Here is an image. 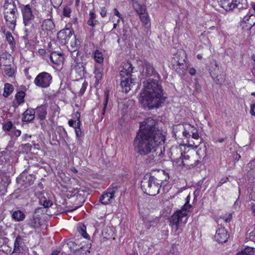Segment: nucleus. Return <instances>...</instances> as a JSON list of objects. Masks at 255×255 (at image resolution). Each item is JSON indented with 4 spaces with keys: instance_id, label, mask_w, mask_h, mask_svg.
I'll return each instance as SVG.
<instances>
[{
    "instance_id": "a878e982",
    "label": "nucleus",
    "mask_w": 255,
    "mask_h": 255,
    "mask_svg": "<svg viewBox=\"0 0 255 255\" xmlns=\"http://www.w3.org/2000/svg\"><path fill=\"white\" fill-rule=\"evenodd\" d=\"M154 179H156L155 180L158 182L159 185L164 184L169 179V175L166 173L164 170H161L158 171V174L156 176H153Z\"/></svg>"
},
{
    "instance_id": "de8ad7c7",
    "label": "nucleus",
    "mask_w": 255,
    "mask_h": 255,
    "mask_svg": "<svg viewBox=\"0 0 255 255\" xmlns=\"http://www.w3.org/2000/svg\"><path fill=\"white\" fill-rule=\"evenodd\" d=\"M71 12V8L68 6L64 7L63 10V15L66 17H70V13Z\"/></svg>"
},
{
    "instance_id": "ddd939ff",
    "label": "nucleus",
    "mask_w": 255,
    "mask_h": 255,
    "mask_svg": "<svg viewBox=\"0 0 255 255\" xmlns=\"http://www.w3.org/2000/svg\"><path fill=\"white\" fill-rule=\"evenodd\" d=\"M219 2L222 7L226 11L231 10L236 7L241 8L240 0H220Z\"/></svg>"
},
{
    "instance_id": "e2e57ef3",
    "label": "nucleus",
    "mask_w": 255,
    "mask_h": 255,
    "mask_svg": "<svg viewBox=\"0 0 255 255\" xmlns=\"http://www.w3.org/2000/svg\"><path fill=\"white\" fill-rule=\"evenodd\" d=\"M183 135L186 137H189L190 136V134L189 133V131H187L186 130H184L183 131Z\"/></svg>"
},
{
    "instance_id": "69168bd1",
    "label": "nucleus",
    "mask_w": 255,
    "mask_h": 255,
    "mask_svg": "<svg viewBox=\"0 0 255 255\" xmlns=\"http://www.w3.org/2000/svg\"><path fill=\"white\" fill-rule=\"evenodd\" d=\"M228 179V178H226L225 179H222L219 183V186L222 185L223 183L227 182V180Z\"/></svg>"
},
{
    "instance_id": "412c9836",
    "label": "nucleus",
    "mask_w": 255,
    "mask_h": 255,
    "mask_svg": "<svg viewBox=\"0 0 255 255\" xmlns=\"http://www.w3.org/2000/svg\"><path fill=\"white\" fill-rule=\"evenodd\" d=\"M139 62L141 63V64L143 68V70H145V73L148 76L155 75H156L157 77L159 78V75L157 74L152 65L150 64L149 63L147 62L146 61H140Z\"/></svg>"
},
{
    "instance_id": "ea45409f",
    "label": "nucleus",
    "mask_w": 255,
    "mask_h": 255,
    "mask_svg": "<svg viewBox=\"0 0 255 255\" xmlns=\"http://www.w3.org/2000/svg\"><path fill=\"white\" fill-rule=\"evenodd\" d=\"M254 254V250L252 248H246L243 251L238 253L236 255H253Z\"/></svg>"
},
{
    "instance_id": "473e14b6",
    "label": "nucleus",
    "mask_w": 255,
    "mask_h": 255,
    "mask_svg": "<svg viewBox=\"0 0 255 255\" xmlns=\"http://www.w3.org/2000/svg\"><path fill=\"white\" fill-rule=\"evenodd\" d=\"M22 241V238L20 236H17L14 243V248L13 253H20V244Z\"/></svg>"
},
{
    "instance_id": "bf43d9fd",
    "label": "nucleus",
    "mask_w": 255,
    "mask_h": 255,
    "mask_svg": "<svg viewBox=\"0 0 255 255\" xmlns=\"http://www.w3.org/2000/svg\"><path fill=\"white\" fill-rule=\"evenodd\" d=\"M114 14L115 15L118 16L120 18H122V16L117 8L114 9Z\"/></svg>"
},
{
    "instance_id": "09e8293b",
    "label": "nucleus",
    "mask_w": 255,
    "mask_h": 255,
    "mask_svg": "<svg viewBox=\"0 0 255 255\" xmlns=\"http://www.w3.org/2000/svg\"><path fill=\"white\" fill-rule=\"evenodd\" d=\"M191 132L192 133V137L195 139H198L199 137V134L196 129H194L193 130H191Z\"/></svg>"
},
{
    "instance_id": "0eeeda50",
    "label": "nucleus",
    "mask_w": 255,
    "mask_h": 255,
    "mask_svg": "<svg viewBox=\"0 0 255 255\" xmlns=\"http://www.w3.org/2000/svg\"><path fill=\"white\" fill-rule=\"evenodd\" d=\"M120 187L116 184H112L101 196L99 202L104 205H108L114 200L116 194L119 192Z\"/></svg>"
},
{
    "instance_id": "2f4dec72",
    "label": "nucleus",
    "mask_w": 255,
    "mask_h": 255,
    "mask_svg": "<svg viewBox=\"0 0 255 255\" xmlns=\"http://www.w3.org/2000/svg\"><path fill=\"white\" fill-rule=\"evenodd\" d=\"M13 90V86L11 84L9 83L5 84L3 96L4 97H8L12 93Z\"/></svg>"
},
{
    "instance_id": "052dcab7",
    "label": "nucleus",
    "mask_w": 255,
    "mask_h": 255,
    "mask_svg": "<svg viewBox=\"0 0 255 255\" xmlns=\"http://www.w3.org/2000/svg\"><path fill=\"white\" fill-rule=\"evenodd\" d=\"M196 70L194 68H190L189 70V73L191 75H194L196 74Z\"/></svg>"
},
{
    "instance_id": "6e6d98bb",
    "label": "nucleus",
    "mask_w": 255,
    "mask_h": 255,
    "mask_svg": "<svg viewBox=\"0 0 255 255\" xmlns=\"http://www.w3.org/2000/svg\"><path fill=\"white\" fill-rule=\"evenodd\" d=\"M107 11V10L105 7H103L101 8V10L100 11V14L103 17L106 16Z\"/></svg>"
},
{
    "instance_id": "5701e85b",
    "label": "nucleus",
    "mask_w": 255,
    "mask_h": 255,
    "mask_svg": "<svg viewBox=\"0 0 255 255\" xmlns=\"http://www.w3.org/2000/svg\"><path fill=\"white\" fill-rule=\"evenodd\" d=\"M50 58L51 61L56 65H59L64 60L63 55L60 52L53 51L50 54Z\"/></svg>"
},
{
    "instance_id": "37998d69",
    "label": "nucleus",
    "mask_w": 255,
    "mask_h": 255,
    "mask_svg": "<svg viewBox=\"0 0 255 255\" xmlns=\"http://www.w3.org/2000/svg\"><path fill=\"white\" fill-rule=\"evenodd\" d=\"M40 202L41 204H42L43 205V206L45 208H47V207H50L51 206H52L53 205V203L50 200L47 199L45 197L42 198L40 200Z\"/></svg>"
},
{
    "instance_id": "e433bc0d",
    "label": "nucleus",
    "mask_w": 255,
    "mask_h": 255,
    "mask_svg": "<svg viewBox=\"0 0 255 255\" xmlns=\"http://www.w3.org/2000/svg\"><path fill=\"white\" fill-rule=\"evenodd\" d=\"M94 58L95 61L99 63H102L104 61V57L102 52L98 50H96L94 53Z\"/></svg>"
},
{
    "instance_id": "603ef678",
    "label": "nucleus",
    "mask_w": 255,
    "mask_h": 255,
    "mask_svg": "<svg viewBox=\"0 0 255 255\" xmlns=\"http://www.w3.org/2000/svg\"><path fill=\"white\" fill-rule=\"evenodd\" d=\"M83 201L80 202H79L78 203H75L74 204V205H75L73 209L70 210L69 211H73L75 210L76 209H78L80 207L82 206V205H83Z\"/></svg>"
},
{
    "instance_id": "f704fd0d",
    "label": "nucleus",
    "mask_w": 255,
    "mask_h": 255,
    "mask_svg": "<svg viewBox=\"0 0 255 255\" xmlns=\"http://www.w3.org/2000/svg\"><path fill=\"white\" fill-rule=\"evenodd\" d=\"M241 8L239 9L240 10V15L241 18H242L243 20V18H244L245 16H247V15H249L250 14V9L249 8V7L246 5V7H243L242 6V4L241 3L240 5Z\"/></svg>"
},
{
    "instance_id": "72a5a7b5",
    "label": "nucleus",
    "mask_w": 255,
    "mask_h": 255,
    "mask_svg": "<svg viewBox=\"0 0 255 255\" xmlns=\"http://www.w3.org/2000/svg\"><path fill=\"white\" fill-rule=\"evenodd\" d=\"M141 21L144 24L145 26L148 27L150 26V22L149 19V16L147 12H144L142 13L139 14Z\"/></svg>"
},
{
    "instance_id": "680f3d73",
    "label": "nucleus",
    "mask_w": 255,
    "mask_h": 255,
    "mask_svg": "<svg viewBox=\"0 0 255 255\" xmlns=\"http://www.w3.org/2000/svg\"><path fill=\"white\" fill-rule=\"evenodd\" d=\"M89 25L94 26L95 25L94 20L89 19L87 22Z\"/></svg>"
},
{
    "instance_id": "f257e3e1",
    "label": "nucleus",
    "mask_w": 255,
    "mask_h": 255,
    "mask_svg": "<svg viewBox=\"0 0 255 255\" xmlns=\"http://www.w3.org/2000/svg\"><path fill=\"white\" fill-rule=\"evenodd\" d=\"M143 87L138 97L139 103L144 108H159L165 101L163 89L159 81L149 79L144 82Z\"/></svg>"
},
{
    "instance_id": "cd10ccee",
    "label": "nucleus",
    "mask_w": 255,
    "mask_h": 255,
    "mask_svg": "<svg viewBox=\"0 0 255 255\" xmlns=\"http://www.w3.org/2000/svg\"><path fill=\"white\" fill-rule=\"evenodd\" d=\"M12 217V219L15 221L19 222L22 221L24 219L25 215L22 211L20 210H17L14 211L13 213Z\"/></svg>"
},
{
    "instance_id": "4c0bfd02",
    "label": "nucleus",
    "mask_w": 255,
    "mask_h": 255,
    "mask_svg": "<svg viewBox=\"0 0 255 255\" xmlns=\"http://www.w3.org/2000/svg\"><path fill=\"white\" fill-rule=\"evenodd\" d=\"M104 94H105V100H104V104H103L104 107L102 109V113L103 116L105 115V112H106V111L107 109V105H108V103L109 102L110 91L108 90L105 91L104 92Z\"/></svg>"
},
{
    "instance_id": "39448f33",
    "label": "nucleus",
    "mask_w": 255,
    "mask_h": 255,
    "mask_svg": "<svg viewBox=\"0 0 255 255\" xmlns=\"http://www.w3.org/2000/svg\"><path fill=\"white\" fill-rule=\"evenodd\" d=\"M156 122L151 118H147L144 122L140 123L139 133H145L146 134H155L159 131L162 133L161 130L156 127Z\"/></svg>"
},
{
    "instance_id": "0e129e2a",
    "label": "nucleus",
    "mask_w": 255,
    "mask_h": 255,
    "mask_svg": "<svg viewBox=\"0 0 255 255\" xmlns=\"http://www.w3.org/2000/svg\"><path fill=\"white\" fill-rule=\"evenodd\" d=\"M154 158H155V157H153L152 158H151L150 159H147L146 160V163H153L155 161Z\"/></svg>"
},
{
    "instance_id": "a211bd4d",
    "label": "nucleus",
    "mask_w": 255,
    "mask_h": 255,
    "mask_svg": "<svg viewBox=\"0 0 255 255\" xmlns=\"http://www.w3.org/2000/svg\"><path fill=\"white\" fill-rule=\"evenodd\" d=\"M134 67L132 66L130 62H125L123 64L122 69L120 70V74L122 78H128L131 77V74L133 72Z\"/></svg>"
},
{
    "instance_id": "bb28decb",
    "label": "nucleus",
    "mask_w": 255,
    "mask_h": 255,
    "mask_svg": "<svg viewBox=\"0 0 255 255\" xmlns=\"http://www.w3.org/2000/svg\"><path fill=\"white\" fill-rule=\"evenodd\" d=\"M41 28L42 30L44 32L50 31L55 28V24L51 19H46L43 22Z\"/></svg>"
},
{
    "instance_id": "49530a36",
    "label": "nucleus",
    "mask_w": 255,
    "mask_h": 255,
    "mask_svg": "<svg viewBox=\"0 0 255 255\" xmlns=\"http://www.w3.org/2000/svg\"><path fill=\"white\" fill-rule=\"evenodd\" d=\"M12 126L13 125L11 122H7L3 124L2 126V129L4 131H9L12 128Z\"/></svg>"
},
{
    "instance_id": "79ce46f5",
    "label": "nucleus",
    "mask_w": 255,
    "mask_h": 255,
    "mask_svg": "<svg viewBox=\"0 0 255 255\" xmlns=\"http://www.w3.org/2000/svg\"><path fill=\"white\" fill-rule=\"evenodd\" d=\"M79 232L85 239H87L89 236L86 232V227L82 224L79 226L78 228Z\"/></svg>"
},
{
    "instance_id": "393cba45",
    "label": "nucleus",
    "mask_w": 255,
    "mask_h": 255,
    "mask_svg": "<svg viewBox=\"0 0 255 255\" xmlns=\"http://www.w3.org/2000/svg\"><path fill=\"white\" fill-rule=\"evenodd\" d=\"M35 113L38 118L43 121L45 119L46 116L47 114V106L45 105H41L38 106L35 110Z\"/></svg>"
},
{
    "instance_id": "8fccbe9b",
    "label": "nucleus",
    "mask_w": 255,
    "mask_h": 255,
    "mask_svg": "<svg viewBox=\"0 0 255 255\" xmlns=\"http://www.w3.org/2000/svg\"><path fill=\"white\" fill-rule=\"evenodd\" d=\"M87 85H88V83L86 82H84L83 83L82 87L81 88L80 91L81 94H83L84 93V92H85V90L87 88Z\"/></svg>"
},
{
    "instance_id": "c756f323",
    "label": "nucleus",
    "mask_w": 255,
    "mask_h": 255,
    "mask_svg": "<svg viewBox=\"0 0 255 255\" xmlns=\"http://www.w3.org/2000/svg\"><path fill=\"white\" fill-rule=\"evenodd\" d=\"M210 75L217 84H222L224 81V76L222 75H217L214 72L211 71Z\"/></svg>"
},
{
    "instance_id": "b1692460",
    "label": "nucleus",
    "mask_w": 255,
    "mask_h": 255,
    "mask_svg": "<svg viewBox=\"0 0 255 255\" xmlns=\"http://www.w3.org/2000/svg\"><path fill=\"white\" fill-rule=\"evenodd\" d=\"M41 220L40 217L37 216L30 217L27 220V224L31 228L38 229L41 226Z\"/></svg>"
},
{
    "instance_id": "aec40b11",
    "label": "nucleus",
    "mask_w": 255,
    "mask_h": 255,
    "mask_svg": "<svg viewBox=\"0 0 255 255\" xmlns=\"http://www.w3.org/2000/svg\"><path fill=\"white\" fill-rule=\"evenodd\" d=\"M177 54H178V65L179 66H183L182 68L183 69V72H184V71L187 70L188 67L187 64L186 63V53L184 50L180 49L178 50Z\"/></svg>"
},
{
    "instance_id": "2eb2a0df",
    "label": "nucleus",
    "mask_w": 255,
    "mask_h": 255,
    "mask_svg": "<svg viewBox=\"0 0 255 255\" xmlns=\"http://www.w3.org/2000/svg\"><path fill=\"white\" fill-rule=\"evenodd\" d=\"M135 78H132L131 77L122 78L121 85L122 86L123 91H124L126 93H128L131 88H133V86L135 85Z\"/></svg>"
},
{
    "instance_id": "58836bf2",
    "label": "nucleus",
    "mask_w": 255,
    "mask_h": 255,
    "mask_svg": "<svg viewBox=\"0 0 255 255\" xmlns=\"http://www.w3.org/2000/svg\"><path fill=\"white\" fill-rule=\"evenodd\" d=\"M25 96V92L22 91H20L16 93L15 97L18 105H20L24 102V98Z\"/></svg>"
},
{
    "instance_id": "c85d7f7f",
    "label": "nucleus",
    "mask_w": 255,
    "mask_h": 255,
    "mask_svg": "<svg viewBox=\"0 0 255 255\" xmlns=\"http://www.w3.org/2000/svg\"><path fill=\"white\" fill-rule=\"evenodd\" d=\"M2 70V73L5 77H11L14 72V69L11 66H4L0 67Z\"/></svg>"
},
{
    "instance_id": "4d7b16f0",
    "label": "nucleus",
    "mask_w": 255,
    "mask_h": 255,
    "mask_svg": "<svg viewBox=\"0 0 255 255\" xmlns=\"http://www.w3.org/2000/svg\"><path fill=\"white\" fill-rule=\"evenodd\" d=\"M21 131L19 129H15L13 132V135L16 137H19L21 134Z\"/></svg>"
},
{
    "instance_id": "c03bdc74",
    "label": "nucleus",
    "mask_w": 255,
    "mask_h": 255,
    "mask_svg": "<svg viewBox=\"0 0 255 255\" xmlns=\"http://www.w3.org/2000/svg\"><path fill=\"white\" fill-rule=\"evenodd\" d=\"M94 74L95 79V86H96V85L99 84V81L101 79L103 75L102 72H101L99 70H95L94 72Z\"/></svg>"
},
{
    "instance_id": "338daca9",
    "label": "nucleus",
    "mask_w": 255,
    "mask_h": 255,
    "mask_svg": "<svg viewBox=\"0 0 255 255\" xmlns=\"http://www.w3.org/2000/svg\"><path fill=\"white\" fill-rule=\"evenodd\" d=\"M38 53L41 55H43L45 53V50L43 49H40L38 50Z\"/></svg>"
},
{
    "instance_id": "a19ab883",
    "label": "nucleus",
    "mask_w": 255,
    "mask_h": 255,
    "mask_svg": "<svg viewBox=\"0 0 255 255\" xmlns=\"http://www.w3.org/2000/svg\"><path fill=\"white\" fill-rule=\"evenodd\" d=\"M6 38L7 39V41L9 43L11 48L12 49H14V48L15 47V43L14 40V38L11 35V33H6Z\"/></svg>"
},
{
    "instance_id": "f3484780",
    "label": "nucleus",
    "mask_w": 255,
    "mask_h": 255,
    "mask_svg": "<svg viewBox=\"0 0 255 255\" xmlns=\"http://www.w3.org/2000/svg\"><path fill=\"white\" fill-rule=\"evenodd\" d=\"M35 177L32 174H28L26 171H24L17 178L19 182H22V184L25 186H30L33 184Z\"/></svg>"
},
{
    "instance_id": "c9c22d12",
    "label": "nucleus",
    "mask_w": 255,
    "mask_h": 255,
    "mask_svg": "<svg viewBox=\"0 0 255 255\" xmlns=\"http://www.w3.org/2000/svg\"><path fill=\"white\" fill-rule=\"evenodd\" d=\"M132 6L138 14L146 11L145 6L140 5L138 2H134Z\"/></svg>"
},
{
    "instance_id": "3c124183",
    "label": "nucleus",
    "mask_w": 255,
    "mask_h": 255,
    "mask_svg": "<svg viewBox=\"0 0 255 255\" xmlns=\"http://www.w3.org/2000/svg\"><path fill=\"white\" fill-rule=\"evenodd\" d=\"M51 1L55 7H58L61 5L63 0H51Z\"/></svg>"
},
{
    "instance_id": "6ab92c4d",
    "label": "nucleus",
    "mask_w": 255,
    "mask_h": 255,
    "mask_svg": "<svg viewBox=\"0 0 255 255\" xmlns=\"http://www.w3.org/2000/svg\"><path fill=\"white\" fill-rule=\"evenodd\" d=\"M12 57L8 52L3 53L0 57V67L11 66Z\"/></svg>"
},
{
    "instance_id": "1a4fd4ad",
    "label": "nucleus",
    "mask_w": 255,
    "mask_h": 255,
    "mask_svg": "<svg viewBox=\"0 0 255 255\" xmlns=\"http://www.w3.org/2000/svg\"><path fill=\"white\" fill-rule=\"evenodd\" d=\"M190 200V195H187L185 200L186 202L182 207V209L179 211H176V226L177 224L180 222L186 223L187 221L186 216L187 213L190 211L192 207L191 205L189 204Z\"/></svg>"
},
{
    "instance_id": "13d9d810",
    "label": "nucleus",
    "mask_w": 255,
    "mask_h": 255,
    "mask_svg": "<svg viewBox=\"0 0 255 255\" xmlns=\"http://www.w3.org/2000/svg\"><path fill=\"white\" fill-rule=\"evenodd\" d=\"M89 19L95 20L96 17V14L93 11H91L89 13Z\"/></svg>"
},
{
    "instance_id": "774afa93",
    "label": "nucleus",
    "mask_w": 255,
    "mask_h": 255,
    "mask_svg": "<svg viewBox=\"0 0 255 255\" xmlns=\"http://www.w3.org/2000/svg\"><path fill=\"white\" fill-rule=\"evenodd\" d=\"M231 219H232V215L230 214V215H229L228 217L225 219V222L227 223L229 222L231 220Z\"/></svg>"
},
{
    "instance_id": "423d86ee",
    "label": "nucleus",
    "mask_w": 255,
    "mask_h": 255,
    "mask_svg": "<svg viewBox=\"0 0 255 255\" xmlns=\"http://www.w3.org/2000/svg\"><path fill=\"white\" fill-rule=\"evenodd\" d=\"M192 146L191 144L179 143L178 147H176V154H180V157L176 159V164L179 166H188V161L190 156L186 154L189 151V147Z\"/></svg>"
},
{
    "instance_id": "9d476101",
    "label": "nucleus",
    "mask_w": 255,
    "mask_h": 255,
    "mask_svg": "<svg viewBox=\"0 0 255 255\" xmlns=\"http://www.w3.org/2000/svg\"><path fill=\"white\" fill-rule=\"evenodd\" d=\"M52 77L48 73L43 72L38 74L34 80V84L39 88H46L52 82Z\"/></svg>"
},
{
    "instance_id": "6e6552de",
    "label": "nucleus",
    "mask_w": 255,
    "mask_h": 255,
    "mask_svg": "<svg viewBox=\"0 0 255 255\" xmlns=\"http://www.w3.org/2000/svg\"><path fill=\"white\" fill-rule=\"evenodd\" d=\"M23 23L27 27L25 32L31 31L34 27L33 19L34 16L32 14L31 8L29 4H27L22 9Z\"/></svg>"
},
{
    "instance_id": "f03ea898",
    "label": "nucleus",
    "mask_w": 255,
    "mask_h": 255,
    "mask_svg": "<svg viewBox=\"0 0 255 255\" xmlns=\"http://www.w3.org/2000/svg\"><path fill=\"white\" fill-rule=\"evenodd\" d=\"M164 140L165 137L159 131L155 134L137 133L134 140V145L138 153L141 155H146L149 153L153 154Z\"/></svg>"
},
{
    "instance_id": "9b49d317",
    "label": "nucleus",
    "mask_w": 255,
    "mask_h": 255,
    "mask_svg": "<svg viewBox=\"0 0 255 255\" xmlns=\"http://www.w3.org/2000/svg\"><path fill=\"white\" fill-rule=\"evenodd\" d=\"M66 41L69 43V50L71 52H76L79 48L80 44V40L77 38V35L72 34V33H69L65 38Z\"/></svg>"
},
{
    "instance_id": "7c9ffc66",
    "label": "nucleus",
    "mask_w": 255,
    "mask_h": 255,
    "mask_svg": "<svg viewBox=\"0 0 255 255\" xmlns=\"http://www.w3.org/2000/svg\"><path fill=\"white\" fill-rule=\"evenodd\" d=\"M76 117L77 118V122L76 126H74L75 133L77 137H80L81 135V130L80 129L81 122L80 121V114L79 112H77L75 114Z\"/></svg>"
},
{
    "instance_id": "4468645a",
    "label": "nucleus",
    "mask_w": 255,
    "mask_h": 255,
    "mask_svg": "<svg viewBox=\"0 0 255 255\" xmlns=\"http://www.w3.org/2000/svg\"><path fill=\"white\" fill-rule=\"evenodd\" d=\"M81 57H75L71 63V69L75 70L79 75H84L85 67Z\"/></svg>"
},
{
    "instance_id": "dca6fc26",
    "label": "nucleus",
    "mask_w": 255,
    "mask_h": 255,
    "mask_svg": "<svg viewBox=\"0 0 255 255\" xmlns=\"http://www.w3.org/2000/svg\"><path fill=\"white\" fill-rule=\"evenodd\" d=\"M229 235L224 227L218 228L215 235V239L219 243H224L228 241Z\"/></svg>"
},
{
    "instance_id": "7ed1b4c3",
    "label": "nucleus",
    "mask_w": 255,
    "mask_h": 255,
    "mask_svg": "<svg viewBox=\"0 0 255 255\" xmlns=\"http://www.w3.org/2000/svg\"><path fill=\"white\" fill-rule=\"evenodd\" d=\"M155 179L153 176L149 175L144 177L141 182V188L144 193L150 196H155L159 192L161 185Z\"/></svg>"
},
{
    "instance_id": "864d4df0",
    "label": "nucleus",
    "mask_w": 255,
    "mask_h": 255,
    "mask_svg": "<svg viewBox=\"0 0 255 255\" xmlns=\"http://www.w3.org/2000/svg\"><path fill=\"white\" fill-rule=\"evenodd\" d=\"M253 215L255 217V203L252 202L250 204Z\"/></svg>"
},
{
    "instance_id": "20e7f679",
    "label": "nucleus",
    "mask_w": 255,
    "mask_h": 255,
    "mask_svg": "<svg viewBox=\"0 0 255 255\" xmlns=\"http://www.w3.org/2000/svg\"><path fill=\"white\" fill-rule=\"evenodd\" d=\"M3 7L6 21L13 25V27H14L17 12L15 2L13 0H5Z\"/></svg>"
},
{
    "instance_id": "f8f14e48",
    "label": "nucleus",
    "mask_w": 255,
    "mask_h": 255,
    "mask_svg": "<svg viewBox=\"0 0 255 255\" xmlns=\"http://www.w3.org/2000/svg\"><path fill=\"white\" fill-rule=\"evenodd\" d=\"M255 25V15L252 14L243 18L241 25L244 31H249Z\"/></svg>"
},
{
    "instance_id": "a18cd8bd",
    "label": "nucleus",
    "mask_w": 255,
    "mask_h": 255,
    "mask_svg": "<svg viewBox=\"0 0 255 255\" xmlns=\"http://www.w3.org/2000/svg\"><path fill=\"white\" fill-rule=\"evenodd\" d=\"M169 214H172L171 217L168 218V220L170 222V225L172 227H173L175 225V211H173V212L171 213V211L170 210Z\"/></svg>"
},
{
    "instance_id": "5fc2aeb1",
    "label": "nucleus",
    "mask_w": 255,
    "mask_h": 255,
    "mask_svg": "<svg viewBox=\"0 0 255 255\" xmlns=\"http://www.w3.org/2000/svg\"><path fill=\"white\" fill-rule=\"evenodd\" d=\"M77 122V119L76 121H74L72 120H70L68 121V125L70 127H73L74 128V126H76Z\"/></svg>"
},
{
    "instance_id": "4be33fe9",
    "label": "nucleus",
    "mask_w": 255,
    "mask_h": 255,
    "mask_svg": "<svg viewBox=\"0 0 255 255\" xmlns=\"http://www.w3.org/2000/svg\"><path fill=\"white\" fill-rule=\"evenodd\" d=\"M35 114L34 109L28 108L23 113L22 121L27 123L31 122L34 119Z\"/></svg>"
}]
</instances>
